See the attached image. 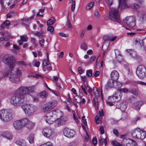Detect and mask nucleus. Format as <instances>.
Returning <instances> with one entry per match:
<instances>
[{"label":"nucleus","mask_w":146,"mask_h":146,"mask_svg":"<svg viewBox=\"0 0 146 146\" xmlns=\"http://www.w3.org/2000/svg\"><path fill=\"white\" fill-rule=\"evenodd\" d=\"M31 40L32 42L35 46H37L38 45V43L36 42V39L34 38H31Z\"/></svg>","instance_id":"41"},{"label":"nucleus","mask_w":146,"mask_h":146,"mask_svg":"<svg viewBox=\"0 0 146 146\" xmlns=\"http://www.w3.org/2000/svg\"><path fill=\"white\" fill-rule=\"evenodd\" d=\"M86 74L88 77H91L92 75V70L91 69L87 70Z\"/></svg>","instance_id":"39"},{"label":"nucleus","mask_w":146,"mask_h":146,"mask_svg":"<svg viewBox=\"0 0 146 146\" xmlns=\"http://www.w3.org/2000/svg\"><path fill=\"white\" fill-rule=\"evenodd\" d=\"M136 74L139 78L143 79L146 76V68L143 65H139L137 68Z\"/></svg>","instance_id":"7"},{"label":"nucleus","mask_w":146,"mask_h":146,"mask_svg":"<svg viewBox=\"0 0 146 146\" xmlns=\"http://www.w3.org/2000/svg\"><path fill=\"white\" fill-rule=\"evenodd\" d=\"M13 58L12 55L6 54L4 56L3 61L5 64L9 66L11 68L9 72L7 74L10 80L12 82L17 83L20 81L19 77L21 75V72L18 68L12 69L14 66Z\"/></svg>","instance_id":"2"},{"label":"nucleus","mask_w":146,"mask_h":146,"mask_svg":"<svg viewBox=\"0 0 146 146\" xmlns=\"http://www.w3.org/2000/svg\"><path fill=\"white\" fill-rule=\"evenodd\" d=\"M30 87H33L34 88L33 89V92H30V93H33L34 96H33L32 95H31V96H32L33 97V100L34 102H37L38 101V94L36 93V92H35L34 90L35 89V87L34 86H31Z\"/></svg>","instance_id":"23"},{"label":"nucleus","mask_w":146,"mask_h":146,"mask_svg":"<svg viewBox=\"0 0 146 146\" xmlns=\"http://www.w3.org/2000/svg\"><path fill=\"white\" fill-rule=\"evenodd\" d=\"M115 58L116 60L119 62H121L122 59V57L121 55L118 56H116Z\"/></svg>","instance_id":"53"},{"label":"nucleus","mask_w":146,"mask_h":146,"mask_svg":"<svg viewBox=\"0 0 146 146\" xmlns=\"http://www.w3.org/2000/svg\"><path fill=\"white\" fill-rule=\"evenodd\" d=\"M119 92H122L124 93H127L128 92V90L126 88H119Z\"/></svg>","instance_id":"51"},{"label":"nucleus","mask_w":146,"mask_h":146,"mask_svg":"<svg viewBox=\"0 0 146 146\" xmlns=\"http://www.w3.org/2000/svg\"><path fill=\"white\" fill-rule=\"evenodd\" d=\"M29 121V120L26 118H25L20 120L22 127H24L25 126H26Z\"/></svg>","instance_id":"28"},{"label":"nucleus","mask_w":146,"mask_h":146,"mask_svg":"<svg viewBox=\"0 0 146 146\" xmlns=\"http://www.w3.org/2000/svg\"><path fill=\"white\" fill-rule=\"evenodd\" d=\"M39 146H53L52 143L50 142H48L44 144L40 145Z\"/></svg>","instance_id":"44"},{"label":"nucleus","mask_w":146,"mask_h":146,"mask_svg":"<svg viewBox=\"0 0 146 146\" xmlns=\"http://www.w3.org/2000/svg\"><path fill=\"white\" fill-rule=\"evenodd\" d=\"M53 20L52 19H49L47 22V25H48L51 26L53 24Z\"/></svg>","instance_id":"52"},{"label":"nucleus","mask_w":146,"mask_h":146,"mask_svg":"<svg viewBox=\"0 0 146 146\" xmlns=\"http://www.w3.org/2000/svg\"><path fill=\"white\" fill-rule=\"evenodd\" d=\"M123 23L130 28H133L136 25V20L133 16L127 17L123 20Z\"/></svg>","instance_id":"9"},{"label":"nucleus","mask_w":146,"mask_h":146,"mask_svg":"<svg viewBox=\"0 0 146 146\" xmlns=\"http://www.w3.org/2000/svg\"><path fill=\"white\" fill-rule=\"evenodd\" d=\"M141 129L139 128H137L133 130L132 133V136L135 138L137 139H139V137H138V135L140 136V134L141 133Z\"/></svg>","instance_id":"17"},{"label":"nucleus","mask_w":146,"mask_h":146,"mask_svg":"<svg viewBox=\"0 0 146 146\" xmlns=\"http://www.w3.org/2000/svg\"><path fill=\"white\" fill-rule=\"evenodd\" d=\"M109 16L111 20L113 21H116L120 23L121 20L118 11L114 8H112L109 11Z\"/></svg>","instance_id":"5"},{"label":"nucleus","mask_w":146,"mask_h":146,"mask_svg":"<svg viewBox=\"0 0 146 146\" xmlns=\"http://www.w3.org/2000/svg\"><path fill=\"white\" fill-rule=\"evenodd\" d=\"M76 3L75 1H73L71 5V9L72 11H73L75 9V8Z\"/></svg>","instance_id":"55"},{"label":"nucleus","mask_w":146,"mask_h":146,"mask_svg":"<svg viewBox=\"0 0 146 146\" xmlns=\"http://www.w3.org/2000/svg\"><path fill=\"white\" fill-rule=\"evenodd\" d=\"M49 58L44 59L42 62V66L45 67L47 65H50V64L49 62Z\"/></svg>","instance_id":"33"},{"label":"nucleus","mask_w":146,"mask_h":146,"mask_svg":"<svg viewBox=\"0 0 146 146\" xmlns=\"http://www.w3.org/2000/svg\"><path fill=\"white\" fill-rule=\"evenodd\" d=\"M110 77L112 79L117 81L119 77V74L116 71L114 70L111 72Z\"/></svg>","instance_id":"19"},{"label":"nucleus","mask_w":146,"mask_h":146,"mask_svg":"<svg viewBox=\"0 0 146 146\" xmlns=\"http://www.w3.org/2000/svg\"><path fill=\"white\" fill-rule=\"evenodd\" d=\"M92 143L94 145H96L97 143V139L96 138H94L92 140Z\"/></svg>","instance_id":"59"},{"label":"nucleus","mask_w":146,"mask_h":146,"mask_svg":"<svg viewBox=\"0 0 146 146\" xmlns=\"http://www.w3.org/2000/svg\"><path fill=\"white\" fill-rule=\"evenodd\" d=\"M80 48L86 51L87 49V46L86 44V43H82L81 45Z\"/></svg>","instance_id":"37"},{"label":"nucleus","mask_w":146,"mask_h":146,"mask_svg":"<svg viewBox=\"0 0 146 146\" xmlns=\"http://www.w3.org/2000/svg\"><path fill=\"white\" fill-rule=\"evenodd\" d=\"M93 92L97 98L99 97V94L97 88L96 87H94L93 88Z\"/></svg>","instance_id":"32"},{"label":"nucleus","mask_w":146,"mask_h":146,"mask_svg":"<svg viewBox=\"0 0 146 146\" xmlns=\"http://www.w3.org/2000/svg\"><path fill=\"white\" fill-rule=\"evenodd\" d=\"M34 35L37 36L40 38H41L43 37L42 34L39 32H37L36 33H33Z\"/></svg>","instance_id":"43"},{"label":"nucleus","mask_w":146,"mask_h":146,"mask_svg":"<svg viewBox=\"0 0 146 146\" xmlns=\"http://www.w3.org/2000/svg\"><path fill=\"white\" fill-rule=\"evenodd\" d=\"M122 85L123 84L122 83L119 82H117V86L118 88V90L122 86Z\"/></svg>","instance_id":"63"},{"label":"nucleus","mask_w":146,"mask_h":146,"mask_svg":"<svg viewBox=\"0 0 146 146\" xmlns=\"http://www.w3.org/2000/svg\"><path fill=\"white\" fill-rule=\"evenodd\" d=\"M57 102L55 100H52L46 103L42 108V112L46 113L51 110L56 106Z\"/></svg>","instance_id":"8"},{"label":"nucleus","mask_w":146,"mask_h":146,"mask_svg":"<svg viewBox=\"0 0 146 146\" xmlns=\"http://www.w3.org/2000/svg\"><path fill=\"white\" fill-rule=\"evenodd\" d=\"M50 112L54 118L57 117V119L61 117L63 115L62 112L60 110L58 109L53 110Z\"/></svg>","instance_id":"14"},{"label":"nucleus","mask_w":146,"mask_h":146,"mask_svg":"<svg viewBox=\"0 0 146 146\" xmlns=\"http://www.w3.org/2000/svg\"><path fill=\"white\" fill-rule=\"evenodd\" d=\"M15 143L19 146H26L25 141L22 139L17 140L16 141Z\"/></svg>","instance_id":"25"},{"label":"nucleus","mask_w":146,"mask_h":146,"mask_svg":"<svg viewBox=\"0 0 146 146\" xmlns=\"http://www.w3.org/2000/svg\"><path fill=\"white\" fill-rule=\"evenodd\" d=\"M112 144L114 146H121V144L116 141H113L111 142Z\"/></svg>","instance_id":"46"},{"label":"nucleus","mask_w":146,"mask_h":146,"mask_svg":"<svg viewBox=\"0 0 146 146\" xmlns=\"http://www.w3.org/2000/svg\"><path fill=\"white\" fill-rule=\"evenodd\" d=\"M103 45L102 47V50L104 52V53H103V55L102 56V60H104L105 59V55H106V50H104L103 49Z\"/></svg>","instance_id":"56"},{"label":"nucleus","mask_w":146,"mask_h":146,"mask_svg":"<svg viewBox=\"0 0 146 146\" xmlns=\"http://www.w3.org/2000/svg\"><path fill=\"white\" fill-rule=\"evenodd\" d=\"M128 0H119V7H120L121 9L131 7L135 10H137L139 8V6L136 3L132 4L130 5Z\"/></svg>","instance_id":"3"},{"label":"nucleus","mask_w":146,"mask_h":146,"mask_svg":"<svg viewBox=\"0 0 146 146\" xmlns=\"http://www.w3.org/2000/svg\"><path fill=\"white\" fill-rule=\"evenodd\" d=\"M108 101L109 102H115V98L113 96H110L108 97Z\"/></svg>","instance_id":"47"},{"label":"nucleus","mask_w":146,"mask_h":146,"mask_svg":"<svg viewBox=\"0 0 146 146\" xmlns=\"http://www.w3.org/2000/svg\"><path fill=\"white\" fill-rule=\"evenodd\" d=\"M40 64V62L36 60L35 61L33 62V65L34 66L38 67Z\"/></svg>","instance_id":"50"},{"label":"nucleus","mask_w":146,"mask_h":146,"mask_svg":"<svg viewBox=\"0 0 146 146\" xmlns=\"http://www.w3.org/2000/svg\"><path fill=\"white\" fill-rule=\"evenodd\" d=\"M59 35H60V36H62V37H68V36H69L68 34H65L64 33H60Z\"/></svg>","instance_id":"64"},{"label":"nucleus","mask_w":146,"mask_h":146,"mask_svg":"<svg viewBox=\"0 0 146 146\" xmlns=\"http://www.w3.org/2000/svg\"><path fill=\"white\" fill-rule=\"evenodd\" d=\"M34 135L31 134L29 136L28 139L30 143H32L34 141Z\"/></svg>","instance_id":"31"},{"label":"nucleus","mask_w":146,"mask_h":146,"mask_svg":"<svg viewBox=\"0 0 146 146\" xmlns=\"http://www.w3.org/2000/svg\"><path fill=\"white\" fill-rule=\"evenodd\" d=\"M115 82H117L116 80H114L113 79L111 78L109 80L108 83L105 86V88L108 90L111 88L113 87L114 86V83Z\"/></svg>","instance_id":"20"},{"label":"nucleus","mask_w":146,"mask_h":146,"mask_svg":"<svg viewBox=\"0 0 146 146\" xmlns=\"http://www.w3.org/2000/svg\"><path fill=\"white\" fill-rule=\"evenodd\" d=\"M12 115L9 110H2L0 111V118L3 121H9L11 119Z\"/></svg>","instance_id":"4"},{"label":"nucleus","mask_w":146,"mask_h":146,"mask_svg":"<svg viewBox=\"0 0 146 146\" xmlns=\"http://www.w3.org/2000/svg\"><path fill=\"white\" fill-rule=\"evenodd\" d=\"M93 103L94 106L96 109L98 108V102L97 101H96L94 99L93 100Z\"/></svg>","instance_id":"49"},{"label":"nucleus","mask_w":146,"mask_h":146,"mask_svg":"<svg viewBox=\"0 0 146 146\" xmlns=\"http://www.w3.org/2000/svg\"><path fill=\"white\" fill-rule=\"evenodd\" d=\"M130 144L131 143V145H130V146H133L135 145L136 144V142L133 140H130V142H129Z\"/></svg>","instance_id":"57"},{"label":"nucleus","mask_w":146,"mask_h":146,"mask_svg":"<svg viewBox=\"0 0 146 146\" xmlns=\"http://www.w3.org/2000/svg\"><path fill=\"white\" fill-rule=\"evenodd\" d=\"M68 15L67 17V22L66 24V26L68 27L69 29H72V26L71 24L70 21L68 19Z\"/></svg>","instance_id":"34"},{"label":"nucleus","mask_w":146,"mask_h":146,"mask_svg":"<svg viewBox=\"0 0 146 146\" xmlns=\"http://www.w3.org/2000/svg\"><path fill=\"white\" fill-rule=\"evenodd\" d=\"M94 4L93 2H91L88 3L86 7V8L87 10L90 9L93 6Z\"/></svg>","instance_id":"36"},{"label":"nucleus","mask_w":146,"mask_h":146,"mask_svg":"<svg viewBox=\"0 0 146 146\" xmlns=\"http://www.w3.org/2000/svg\"><path fill=\"white\" fill-rule=\"evenodd\" d=\"M86 85L85 83H84V85H82L81 86V88L83 92L86 95H87L88 94L86 90Z\"/></svg>","instance_id":"35"},{"label":"nucleus","mask_w":146,"mask_h":146,"mask_svg":"<svg viewBox=\"0 0 146 146\" xmlns=\"http://www.w3.org/2000/svg\"><path fill=\"white\" fill-rule=\"evenodd\" d=\"M8 1V5H9L11 4L15 3H17V0H6V1Z\"/></svg>","instance_id":"48"},{"label":"nucleus","mask_w":146,"mask_h":146,"mask_svg":"<svg viewBox=\"0 0 146 146\" xmlns=\"http://www.w3.org/2000/svg\"><path fill=\"white\" fill-rule=\"evenodd\" d=\"M26 114L30 115L33 113L36 109V107L32 104H26L21 106Z\"/></svg>","instance_id":"6"},{"label":"nucleus","mask_w":146,"mask_h":146,"mask_svg":"<svg viewBox=\"0 0 146 146\" xmlns=\"http://www.w3.org/2000/svg\"><path fill=\"white\" fill-rule=\"evenodd\" d=\"M143 104V102L142 101H138L133 104V107L137 110H139L141 106Z\"/></svg>","instance_id":"18"},{"label":"nucleus","mask_w":146,"mask_h":146,"mask_svg":"<svg viewBox=\"0 0 146 146\" xmlns=\"http://www.w3.org/2000/svg\"><path fill=\"white\" fill-rule=\"evenodd\" d=\"M13 126L15 129L19 130L22 127L20 120H18L14 122L13 124Z\"/></svg>","instance_id":"21"},{"label":"nucleus","mask_w":146,"mask_h":146,"mask_svg":"<svg viewBox=\"0 0 146 146\" xmlns=\"http://www.w3.org/2000/svg\"><path fill=\"white\" fill-rule=\"evenodd\" d=\"M86 89L88 90V93L90 95L92 93V90L88 84L86 85Z\"/></svg>","instance_id":"45"},{"label":"nucleus","mask_w":146,"mask_h":146,"mask_svg":"<svg viewBox=\"0 0 146 146\" xmlns=\"http://www.w3.org/2000/svg\"><path fill=\"white\" fill-rule=\"evenodd\" d=\"M126 51L127 53H129L131 56L134 58L136 59L139 57V56L136 54V52L132 50H127Z\"/></svg>","instance_id":"22"},{"label":"nucleus","mask_w":146,"mask_h":146,"mask_svg":"<svg viewBox=\"0 0 146 146\" xmlns=\"http://www.w3.org/2000/svg\"><path fill=\"white\" fill-rule=\"evenodd\" d=\"M134 43L135 44H136L138 43L141 44L143 42L142 40H139V38H135L134 39Z\"/></svg>","instance_id":"42"},{"label":"nucleus","mask_w":146,"mask_h":146,"mask_svg":"<svg viewBox=\"0 0 146 146\" xmlns=\"http://www.w3.org/2000/svg\"><path fill=\"white\" fill-rule=\"evenodd\" d=\"M42 133L44 137L49 139H52L54 136V131L49 127L44 128L42 130Z\"/></svg>","instance_id":"10"},{"label":"nucleus","mask_w":146,"mask_h":146,"mask_svg":"<svg viewBox=\"0 0 146 146\" xmlns=\"http://www.w3.org/2000/svg\"><path fill=\"white\" fill-rule=\"evenodd\" d=\"M22 20L23 23L26 25L29 24L31 22V20L30 19H24Z\"/></svg>","instance_id":"38"},{"label":"nucleus","mask_w":146,"mask_h":146,"mask_svg":"<svg viewBox=\"0 0 146 146\" xmlns=\"http://www.w3.org/2000/svg\"><path fill=\"white\" fill-rule=\"evenodd\" d=\"M1 136L6 138L7 140H11L12 139L13 135L9 131H5L1 134Z\"/></svg>","instance_id":"16"},{"label":"nucleus","mask_w":146,"mask_h":146,"mask_svg":"<svg viewBox=\"0 0 146 146\" xmlns=\"http://www.w3.org/2000/svg\"><path fill=\"white\" fill-rule=\"evenodd\" d=\"M33 87L21 86L16 90L11 99V103L14 106H19L23 104L25 98V95L29 94L33 91Z\"/></svg>","instance_id":"1"},{"label":"nucleus","mask_w":146,"mask_h":146,"mask_svg":"<svg viewBox=\"0 0 146 146\" xmlns=\"http://www.w3.org/2000/svg\"><path fill=\"white\" fill-rule=\"evenodd\" d=\"M141 131L140 136L138 135V137H139V139L143 140L146 137V133L145 131L141 129Z\"/></svg>","instance_id":"26"},{"label":"nucleus","mask_w":146,"mask_h":146,"mask_svg":"<svg viewBox=\"0 0 146 146\" xmlns=\"http://www.w3.org/2000/svg\"><path fill=\"white\" fill-rule=\"evenodd\" d=\"M130 92L131 93L135 96H138L139 95L138 91L134 88L132 89Z\"/></svg>","instance_id":"40"},{"label":"nucleus","mask_w":146,"mask_h":146,"mask_svg":"<svg viewBox=\"0 0 146 146\" xmlns=\"http://www.w3.org/2000/svg\"><path fill=\"white\" fill-rule=\"evenodd\" d=\"M53 117L51 112L47 113L44 117L46 121L49 124L52 123L54 120L52 118Z\"/></svg>","instance_id":"15"},{"label":"nucleus","mask_w":146,"mask_h":146,"mask_svg":"<svg viewBox=\"0 0 146 146\" xmlns=\"http://www.w3.org/2000/svg\"><path fill=\"white\" fill-rule=\"evenodd\" d=\"M127 103L126 102H123L121 103L119 102H117L116 104L117 108L120 109L122 111H124L127 108Z\"/></svg>","instance_id":"13"},{"label":"nucleus","mask_w":146,"mask_h":146,"mask_svg":"<svg viewBox=\"0 0 146 146\" xmlns=\"http://www.w3.org/2000/svg\"><path fill=\"white\" fill-rule=\"evenodd\" d=\"M106 3L110 6H111L113 4V0H105Z\"/></svg>","instance_id":"54"},{"label":"nucleus","mask_w":146,"mask_h":146,"mask_svg":"<svg viewBox=\"0 0 146 146\" xmlns=\"http://www.w3.org/2000/svg\"><path fill=\"white\" fill-rule=\"evenodd\" d=\"M63 134L66 137L70 138L74 136L75 134V132L72 130L66 128L64 130Z\"/></svg>","instance_id":"12"},{"label":"nucleus","mask_w":146,"mask_h":146,"mask_svg":"<svg viewBox=\"0 0 146 146\" xmlns=\"http://www.w3.org/2000/svg\"><path fill=\"white\" fill-rule=\"evenodd\" d=\"M99 142L100 145H102L103 143L105 146L107 143L106 139H104L102 137H100L99 138Z\"/></svg>","instance_id":"29"},{"label":"nucleus","mask_w":146,"mask_h":146,"mask_svg":"<svg viewBox=\"0 0 146 146\" xmlns=\"http://www.w3.org/2000/svg\"><path fill=\"white\" fill-rule=\"evenodd\" d=\"M35 124L34 123L29 120L26 127L29 129H32L34 126Z\"/></svg>","instance_id":"27"},{"label":"nucleus","mask_w":146,"mask_h":146,"mask_svg":"<svg viewBox=\"0 0 146 146\" xmlns=\"http://www.w3.org/2000/svg\"><path fill=\"white\" fill-rule=\"evenodd\" d=\"M48 96L47 93L45 91H44L40 94V97L42 98H45L47 97Z\"/></svg>","instance_id":"30"},{"label":"nucleus","mask_w":146,"mask_h":146,"mask_svg":"<svg viewBox=\"0 0 146 146\" xmlns=\"http://www.w3.org/2000/svg\"><path fill=\"white\" fill-rule=\"evenodd\" d=\"M122 94L121 92L119 91L116 92L113 96L115 98V100L116 99L117 101L120 100L121 98Z\"/></svg>","instance_id":"24"},{"label":"nucleus","mask_w":146,"mask_h":146,"mask_svg":"<svg viewBox=\"0 0 146 146\" xmlns=\"http://www.w3.org/2000/svg\"><path fill=\"white\" fill-rule=\"evenodd\" d=\"M70 97L69 98V100H66L65 101V102L66 104L68 105H70L71 104V102H70Z\"/></svg>","instance_id":"62"},{"label":"nucleus","mask_w":146,"mask_h":146,"mask_svg":"<svg viewBox=\"0 0 146 146\" xmlns=\"http://www.w3.org/2000/svg\"><path fill=\"white\" fill-rule=\"evenodd\" d=\"M113 133L116 136H119L118 131L117 129H114L113 130Z\"/></svg>","instance_id":"60"},{"label":"nucleus","mask_w":146,"mask_h":146,"mask_svg":"<svg viewBox=\"0 0 146 146\" xmlns=\"http://www.w3.org/2000/svg\"><path fill=\"white\" fill-rule=\"evenodd\" d=\"M110 37L108 36H105L103 38V40L104 41L109 40L110 41Z\"/></svg>","instance_id":"61"},{"label":"nucleus","mask_w":146,"mask_h":146,"mask_svg":"<svg viewBox=\"0 0 146 146\" xmlns=\"http://www.w3.org/2000/svg\"><path fill=\"white\" fill-rule=\"evenodd\" d=\"M47 30L50 31L52 33L54 30V28L52 26H48L47 28Z\"/></svg>","instance_id":"58"},{"label":"nucleus","mask_w":146,"mask_h":146,"mask_svg":"<svg viewBox=\"0 0 146 146\" xmlns=\"http://www.w3.org/2000/svg\"><path fill=\"white\" fill-rule=\"evenodd\" d=\"M67 120L66 118L65 117L62 116L61 117L58 118L55 121L54 126L56 127H57L60 125L64 124L66 123Z\"/></svg>","instance_id":"11"}]
</instances>
